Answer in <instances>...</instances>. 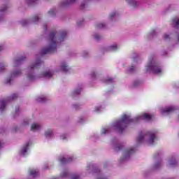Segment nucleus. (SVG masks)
<instances>
[{"label": "nucleus", "instance_id": "nucleus-1", "mask_svg": "<svg viewBox=\"0 0 179 179\" xmlns=\"http://www.w3.org/2000/svg\"><path fill=\"white\" fill-rule=\"evenodd\" d=\"M57 34V31H52L49 35V43L50 45L48 48H45L41 51V55L45 54H51L57 51V41H55V36Z\"/></svg>", "mask_w": 179, "mask_h": 179}, {"label": "nucleus", "instance_id": "nucleus-2", "mask_svg": "<svg viewBox=\"0 0 179 179\" xmlns=\"http://www.w3.org/2000/svg\"><path fill=\"white\" fill-rule=\"evenodd\" d=\"M131 122H135V120L129 118V116L124 115L120 120L115 122V127L118 129L120 134H122L125 128L128 127V124H131Z\"/></svg>", "mask_w": 179, "mask_h": 179}, {"label": "nucleus", "instance_id": "nucleus-3", "mask_svg": "<svg viewBox=\"0 0 179 179\" xmlns=\"http://www.w3.org/2000/svg\"><path fill=\"white\" fill-rule=\"evenodd\" d=\"M147 71H151L153 73L156 75L159 73H162L163 71L162 70V67H160V64L159 63L153 62V58H151L146 66Z\"/></svg>", "mask_w": 179, "mask_h": 179}, {"label": "nucleus", "instance_id": "nucleus-4", "mask_svg": "<svg viewBox=\"0 0 179 179\" xmlns=\"http://www.w3.org/2000/svg\"><path fill=\"white\" fill-rule=\"evenodd\" d=\"M15 99H17V94H14L11 96L8 97L6 99H3L0 101L1 106H0V110L1 111H3L5 110L6 103L8 101H10V100H15Z\"/></svg>", "mask_w": 179, "mask_h": 179}, {"label": "nucleus", "instance_id": "nucleus-5", "mask_svg": "<svg viewBox=\"0 0 179 179\" xmlns=\"http://www.w3.org/2000/svg\"><path fill=\"white\" fill-rule=\"evenodd\" d=\"M134 153H135V150L134 148H129V150H127L123 155V157L120 159V162H122L124 159H129L131 155H134Z\"/></svg>", "mask_w": 179, "mask_h": 179}, {"label": "nucleus", "instance_id": "nucleus-6", "mask_svg": "<svg viewBox=\"0 0 179 179\" xmlns=\"http://www.w3.org/2000/svg\"><path fill=\"white\" fill-rule=\"evenodd\" d=\"M41 60L38 59L36 63L31 64L29 68V72H33L35 69H38L41 65Z\"/></svg>", "mask_w": 179, "mask_h": 179}, {"label": "nucleus", "instance_id": "nucleus-7", "mask_svg": "<svg viewBox=\"0 0 179 179\" xmlns=\"http://www.w3.org/2000/svg\"><path fill=\"white\" fill-rule=\"evenodd\" d=\"M145 120V121H150L152 120V115L148 113H143V115L136 117V120Z\"/></svg>", "mask_w": 179, "mask_h": 179}, {"label": "nucleus", "instance_id": "nucleus-8", "mask_svg": "<svg viewBox=\"0 0 179 179\" xmlns=\"http://www.w3.org/2000/svg\"><path fill=\"white\" fill-rule=\"evenodd\" d=\"M26 59V57L25 56H22L20 58L18 59H15L14 61V66H19V65H20L22 64V61H24Z\"/></svg>", "mask_w": 179, "mask_h": 179}, {"label": "nucleus", "instance_id": "nucleus-9", "mask_svg": "<svg viewBox=\"0 0 179 179\" xmlns=\"http://www.w3.org/2000/svg\"><path fill=\"white\" fill-rule=\"evenodd\" d=\"M53 75L54 74L50 71H45L42 74H41L39 78H52Z\"/></svg>", "mask_w": 179, "mask_h": 179}, {"label": "nucleus", "instance_id": "nucleus-10", "mask_svg": "<svg viewBox=\"0 0 179 179\" xmlns=\"http://www.w3.org/2000/svg\"><path fill=\"white\" fill-rule=\"evenodd\" d=\"M176 108L173 106H169L168 108H166L163 110V113L166 114H170V113H173V111H175Z\"/></svg>", "mask_w": 179, "mask_h": 179}, {"label": "nucleus", "instance_id": "nucleus-11", "mask_svg": "<svg viewBox=\"0 0 179 179\" xmlns=\"http://www.w3.org/2000/svg\"><path fill=\"white\" fill-rule=\"evenodd\" d=\"M41 126L38 123H34L31 127V131H38Z\"/></svg>", "mask_w": 179, "mask_h": 179}, {"label": "nucleus", "instance_id": "nucleus-12", "mask_svg": "<svg viewBox=\"0 0 179 179\" xmlns=\"http://www.w3.org/2000/svg\"><path fill=\"white\" fill-rule=\"evenodd\" d=\"M155 139H156V135L155 134V133H150V140L149 142L150 143V145H153V143H155Z\"/></svg>", "mask_w": 179, "mask_h": 179}, {"label": "nucleus", "instance_id": "nucleus-13", "mask_svg": "<svg viewBox=\"0 0 179 179\" xmlns=\"http://www.w3.org/2000/svg\"><path fill=\"white\" fill-rule=\"evenodd\" d=\"M29 146H30V142L27 143L26 145L22 148V155L27 153V149L29 148Z\"/></svg>", "mask_w": 179, "mask_h": 179}, {"label": "nucleus", "instance_id": "nucleus-14", "mask_svg": "<svg viewBox=\"0 0 179 179\" xmlns=\"http://www.w3.org/2000/svg\"><path fill=\"white\" fill-rule=\"evenodd\" d=\"M73 159V158L69 157L68 159H61L59 162L62 163V164H65V163H69L70 162H72Z\"/></svg>", "mask_w": 179, "mask_h": 179}, {"label": "nucleus", "instance_id": "nucleus-15", "mask_svg": "<svg viewBox=\"0 0 179 179\" xmlns=\"http://www.w3.org/2000/svg\"><path fill=\"white\" fill-rule=\"evenodd\" d=\"M66 34H67L66 31H60V37H59L60 41H64V38L66 37Z\"/></svg>", "mask_w": 179, "mask_h": 179}, {"label": "nucleus", "instance_id": "nucleus-16", "mask_svg": "<svg viewBox=\"0 0 179 179\" xmlns=\"http://www.w3.org/2000/svg\"><path fill=\"white\" fill-rule=\"evenodd\" d=\"M143 139H145V136L142 134V131H141L137 138L138 143H141V142H143Z\"/></svg>", "mask_w": 179, "mask_h": 179}, {"label": "nucleus", "instance_id": "nucleus-17", "mask_svg": "<svg viewBox=\"0 0 179 179\" xmlns=\"http://www.w3.org/2000/svg\"><path fill=\"white\" fill-rule=\"evenodd\" d=\"M29 173L30 176H33V177H37V176H38V171L35 169H29Z\"/></svg>", "mask_w": 179, "mask_h": 179}, {"label": "nucleus", "instance_id": "nucleus-18", "mask_svg": "<svg viewBox=\"0 0 179 179\" xmlns=\"http://www.w3.org/2000/svg\"><path fill=\"white\" fill-rule=\"evenodd\" d=\"M61 69L63 71V72L66 73L68 72V64L66 63H62L61 65Z\"/></svg>", "mask_w": 179, "mask_h": 179}, {"label": "nucleus", "instance_id": "nucleus-19", "mask_svg": "<svg viewBox=\"0 0 179 179\" xmlns=\"http://www.w3.org/2000/svg\"><path fill=\"white\" fill-rule=\"evenodd\" d=\"M129 5H131L134 8H136L138 6V2L135 1V0H126Z\"/></svg>", "mask_w": 179, "mask_h": 179}, {"label": "nucleus", "instance_id": "nucleus-20", "mask_svg": "<svg viewBox=\"0 0 179 179\" xmlns=\"http://www.w3.org/2000/svg\"><path fill=\"white\" fill-rule=\"evenodd\" d=\"M22 74V71H13L11 73L10 78H16L19 75Z\"/></svg>", "mask_w": 179, "mask_h": 179}, {"label": "nucleus", "instance_id": "nucleus-21", "mask_svg": "<svg viewBox=\"0 0 179 179\" xmlns=\"http://www.w3.org/2000/svg\"><path fill=\"white\" fill-rule=\"evenodd\" d=\"M52 135H54V133L52 132V130H51V129H48L45 132V136H46V137L52 136Z\"/></svg>", "mask_w": 179, "mask_h": 179}, {"label": "nucleus", "instance_id": "nucleus-22", "mask_svg": "<svg viewBox=\"0 0 179 179\" xmlns=\"http://www.w3.org/2000/svg\"><path fill=\"white\" fill-rule=\"evenodd\" d=\"M46 100H47V98H45V97H38L36 99V101L38 103H45Z\"/></svg>", "mask_w": 179, "mask_h": 179}, {"label": "nucleus", "instance_id": "nucleus-23", "mask_svg": "<svg viewBox=\"0 0 179 179\" xmlns=\"http://www.w3.org/2000/svg\"><path fill=\"white\" fill-rule=\"evenodd\" d=\"M76 0H67L66 3H63V6H68V5H71V3H73Z\"/></svg>", "mask_w": 179, "mask_h": 179}, {"label": "nucleus", "instance_id": "nucleus-24", "mask_svg": "<svg viewBox=\"0 0 179 179\" xmlns=\"http://www.w3.org/2000/svg\"><path fill=\"white\" fill-rule=\"evenodd\" d=\"M96 26V29H104L106 27V24L103 23H97Z\"/></svg>", "mask_w": 179, "mask_h": 179}, {"label": "nucleus", "instance_id": "nucleus-25", "mask_svg": "<svg viewBox=\"0 0 179 179\" xmlns=\"http://www.w3.org/2000/svg\"><path fill=\"white\" fill-rule=\"evenodd\" d=\"M177 164V161H176L174 159L171 158L169 160V165L170 166H176Z\"/></svg>", "mask_w": 179, "mask_h": 179}, {"label": "nucleus", "instance_id": "nucleus-26", "mask_svg": "<svg viewBox=\"0 0 179 179\" xmlns=\"http://www.w3.org/2000/svg\"><path fill=\"white\" fill-rule=\"evenodd\" d=\"M122 148H124V146L121 144H119L116 146L115 151L116 152H120V150H122Z\"/></svg>", "mask_w": 179, "mask_h": 179}, {"label": "nucleus", "instance_id": "nucleus-27", "mask_svg": "<svg viewBox=\"0 0 179 179\" xmlns=\"http://www.w3.org/2000/svg\"><path fill=\"white\" fill-rule=\"evenodd\" d=\"M117 50V45H110L109 47V51H115Z\"/></svg>", "mask_w": 179, "mask_h": 179}, {"label": "nucleus", "instance_id": "nucleus-28", "mask_svg": "<svg viewBox=\"0 0 179 179\" xmlns=\"http://www.w3.org/2000/svg\"><path fill=\"white\" fill-rule=\"evenodd\" d=\"M80 92H82V89L76 90L73 92V96H75L76 94H80Z\"/></svg>", "mask_w": 179, "mask_h": 179}, {"label": "nucleus", "instance_id": "nucleus-29", "mask_svg": "<svg viewBox=\"0 0 179 179\" xmlns=\"http://www.w3.org/2000/svg\"><path fill=\"white\" fill-rule=\"evenodd\" d=\"M27 78H28L29 80H34V79H35V78H36V76H33L31 74H29L27 76Z\"/></svg>", "mask_w": 179, "mask_h": 179}, {"label": "nucleus", "instance_id": "nucleus-30", "mask_svg": "<svg viewBox=\"0 0 179 179\" xmlns=\"http://www.w3.org/2000/svg\"><path fill=\"white\" fill-rule=\"evenodd\" d=\"M139 85H141V81L139 80H136L133 83L134 87H136V86H139Z\"/></svg>", "mask_w": 179, "mask_h": 179}, {"label": "nucleus", "instance_id": "nucleus-31", "mask_svg": "<svg viewBox=\"0 0 179 179\" xmlns=\"http://www.w3.org/2000/svg\"><path fill=\"white\" fill-rule=\"evenodd\" d=\"M32 20L34 23H36V22H38L39 20L38 16L35 15L34 17H33Z\"/></svg>", "mask_w": 179, "mask_h": 179}, {"label": "nucleus", "instance_id": "nucleus-32", "mask_svg": "<svg viewBox=\"0 0 179 179\" xmlns=\"http://www.w3.org/2000/svg\"><path fill=\"white\" fill-rule=\"evenodd\" d=\"M173 22L176 23V26H179V20H178L177 18H173Z\"/></svg>", "mask_w": 179, "mask_h": 179}, {"label": "nucleus", "instance_id": "nucleus-33", "mask_svg": "<svg viewBox=\"0 0 179 179\" xmlns=\"http://www.w3.org/2000/svg\"><path fill=\"white\" fill-rule=\"evenodd\" d=\"M94 37L95 38V39L97 40V41H99V40H100V38H101V36L99 34L94 35Z\"/></svg>", "mask_w": 179, "mask_h": 179}, {"label": "nucleus", "instance_id": "nucleus-34", "mask_svg": "<svg viewBox=\"0 0 179 179\" xmlns=\"http://www.w3.org/2000/svg\"><path fill=\"white\" fill-rule=\"evenodd\" d=\"M6 9H8L6 6H3V7L0 9V12H5V10H6Z\"/></svg>", "mask_w": 179, "mask_h": 179}, {"label": "nucleus", "instance_id": "nucleus-35", "mask_svg": "<svg viewBox=\"0 0 179 179\" xmlns=\"http://www.w3.org/2000/svg\"><path fill=\"white\" fill-rule=\"evenodd\" d=\"M21 24H22V26H26L27 24V20H24L21 21Z\"/></svg>", "mask_w": 179, "mask_h": 179}, {"label": "nucleus", "instance_id": "nucleus-36", "mask_svg": "<svg viewBox=\"0 0 179 179\" xmlns=\"http://www.w3.org/2000/svg\"><path fill=\"white\" fill-rule=\"evenodd\" d=\"M106 83H113V78H109L108 80L105 81Z\"/></svg>", "mask_w": 179, "mask_h": 179}, {"label": "nucleus", "instance_id": "nucleus-37", "mask_svg": "<svg viewBox=\"0 0 179 179\" xmlns=\"http://www.w3.org/2000/svg\"><path fill=\"white\" fill-rule=\"evenodd\" d=\"M49 15H52L53 16H55V11H54V10H50L48 12Z\"/></svg>", "mask_w": 179, "mask_h": 179}, {"label": "nucleus", "instance_id": "nucleus-38", "mask_svg": "<svg viewBox=\"0 0 179 179\" xmlns=\"http://www.w3.org/2000/svg\"><path fill=\"white\" fill-rule=\"evenodd\" d=\"M68 176V172L64 171L61 174V177H67Z\"/></svg>", "mask_w": 179, "mask_h": 179}, {"label": "nucleus", "instance_id": "nucleus-39", "mask_svg": "<svg viewBox=\"0 0 179 179\" xmlns=\"http://www.w3.org/2000/svg\"><path fill=\"white\" fill-rule=\"evenodd\" d=\"M72 179H80V178L79 177V175L75 174L73 176Z\"/></svg>", "mask_w": 179, "mask_h": 179}, {"label": "nucleus", "instance_id": "nucleus-40", "mask_svg": "<svg viewBox=\"0 0 179 179\" xmlns=\"http://www.w3.org/2000/svg\"><path fill=\"white\" fill-rule=\"evenodd\" d=\"M115 15H116V13H115V12L112 13L110 15L109 18H110V19H113V17H114V16H115Z\"/></svg>", "mask_w": 179, "mask_h": 179}, {"label": "nucleus", "instance_id": "nucleus-41", "mask_svg": "<svg viewBox=\"0 0 179 179\" xmlns=\"http://www.w3.org/2000/svg\"><path fill=\"white\" fill-rule=\"evenodd\" d=\"M134 71H135V67H134V66H132L129 69V72L132 73V72H134Z\"/></svg>", "mask_w": 179, "mask_h": 179}, {"label": "nucleus", "instance_id": "nucleus-42", "mask_svg": "<svg viewBox=\"0 0 179 179\" xmlns=\"http://www.w3.org/2000/svg\"><path fill=\"white\" fill-rule=\"evenodd\" d=\"M5 66H6V65H3V64H0V71H3V69H5Z\"/></svg>", "mask_w": 179, "mask_h": 179}, {"label": "nucleus", "instance_id": "nucleus-43", "mask_svg": "<svg viewBox=\"0 0 179 179\" xmlns=\"http://www.w3.org/2000/svg\"><path fill=\"white\" fill-rule=\"evenodd\" d=\"M12 79L11 78H8L6 83H10Z\"/></svg>", "mask_w": 179, "mask_h": 179}, {"label": "nucleus", "instance_id": "nucleus-44", "mask_svg": "<svg viewBox=\"0 0 179 179\" xmlns=\"http://www.w3.org/2000/svg\"><path fill=\"white\" fill-rule=\"evenodd\" d=\"M164 38L165 40H167V39H169V35L165 34Z\"/></svg>", "mask_w": 179, "mask_h": 179}, {"label": "nucleus", "instance_id": "nucleus-45", "mask_svg": "<svg viewBox=\"0 0 179 179\" xmlns=\"http://www.w3.org/2000/svg\"><path fill=\"white\" fill-rule=\"evenodd\" d=\"M157 157H159V153L157 152L155 155H154V159H157Z\"/></svg>", "mask_w": 179, "mask_h": 179}, {"label": "nucleus", "instance_id": "nucleus-46", "mask_svg": "<svg viewBox=\"0 0 179 179\" xmlns=\"http://www.w3.org/2000/svg\"><path fill=\"white\" fill-rule=\"evenodd\" d=\"M102 134H107V129H103Z\"/></svg>", "mask_w": 179, "mask_h": 179}, {"label": "nucleus", "instance_id": "nucleus-47", "mask_svg": "<svg viewBox=\"0 0 179 179\" xmlns=\"http://www.w3.org/2000/svg\"><path fill=\"white\" fill-rule=\"evenodd\" d=\"M91 75L92 78H96V74L94 73H92Z\"/></svg>", "mask_w": 179, "mask_h": 179}, {"label": "nucleus", "instance_id": "nucleus-48", "mask_svg": "<svg viewBox=\"0 0 179 179\" xmlns=\"http://www.w3.org/2000/svg\"><path fill=\"white\" fill-rule=\"evenodd\" d=\"M23 124L24 125H29V122H24Z\"/></svg>", "mask_w": 179, "mask_h": 179}, {"label": "nucleus", "instance_id": "nucleus-49", "mask_svg": "<svg viewBox=\"0 0 179 179\" xmlns=\"http://www.w3.org/2000/svg\"><path fill=\"white\" fill-rule=\"evenodd\" d=\"M43 29H44L45 30H47V24H44V25H43Z\"/></svg>", "mask_w": 179, "mask_h": 179}, {"label": "nucleus", "instance_id": "nucleus-50", "mask_svg": "<svg viewBox=\"0 0 179 179\" xmlns=\"http://www.w3.org/2000/svg\"><path fill=\"white\" fill-rule=\"evenodd\" d=\"M101 107H100V106L96 108V111H99V110L101 109Z\"/></svg>", "mask_w": 179, "mask_h": 179}, {"label": "nucleus", "instance_id": "nucleus-51", "mask_svg": "<svg viewBox=\"0 0 179 179\" xmlns=\"http://www.w3.org/2000/svg\"><path fill=\"white\" fill-rule=\"evenodd\" d=\"M2 50H3V48L0 45V51H2Z\"/></svg>", "mask_w": 179, "mask_h": 179}, {"label": "nucleus", "instance_id": "nucleus-52", "mask_svg": "<svg viewBox=\"0 0 179 179\" xmlns=\"http://www.w3.org/2000/svg\"><path fill=\"white\" fill-rule=\"evenodd\" d=\"M3 145V143L0 141V148H2V145Z\"/></svg>", "mask_w": 179, "mask_h": 179}, {"label": "nucleus", "instance_id": "nucleus-53", "mask_svg": "<svg viewBox=\"0 0 179 179\" xmlns=\"http://www.w3.org/2000/svg\"><path fill=\"white\" fill-rule=\"evenodd\" d=\"M98 179H106L105 177H99Z\"/></svg>", "mask_w": 179, "mask_h": 179}, {"label": "nucleus", "instance_id": "nucleus-54", "mask_svg": "<svg viewBox=\"0 0 179 179\" xmlns=\"http://www.w3.org/2000/svg\"><path fill=\"white\" fill-rule=\"evenodd\" d=\"M73 107H75L76 110H78V105H73Z\"/></svg>", "mask_w": 179, "mask_h": 179}, {"label": "nucleus", "instance_id": "nucleus-55", "mask_svg": "<svg viewBox=\"0 0 179 179\" xmlns=\"http://www.w3.org/2000/svg\"><path fill=\"white\" fill-rule=\"evenodd\" d=\"M81 8H85V4L84 3H82L81 6H80Z\"/></svg>", "mask_w": 179, "mask_h": 179}, {"label": "nucleus", "instance_id": "nucleus-56", "mask_svg": "<svg viewBox=\"0 0 179 179\" xmlns=\"http://www.w3.org/2000/svg\"><path fill=\"white\" fill-rule=\"evenodd\" d=\"M17 111H19V108H16V113H17Z\"/></svg>", "mask_w": 179, "mask_h": 179}, {"label": "nucleus", "instance_id": "nucleus-57", "mask_svg": "<svg viewBox=\"0 0 179 179\" xmlns=\"http://www.w3.org/2000/svg\"><path fill=\"white\" fill-rule=\"evenodd\" d=\"M178 41H179V34H178Z\"/></svg>", "mask_w": 179, "mask_h": 179}, {"label": "nucleus", "instance_id": "nucleus-58", "mask_svg": "<svg viewBox=\"0 0 179 179\" xmlns=\"http://www.w3.org/2000/svg\"><path fill=\"white\" fill-rule=\"evenodd\" d=\"M78 26L80 24V23L78 22Z\"/></svg>", "mask_w": 179, "mask_h": 179}, {"label": "nucleus", "instance_id": "nucleus-59", "mask_svg": "<svg viewBox=\"0 0 179 179\" xmlns=\"http://www.w3.org/2000/svg\"><path fill=\"white\" fill-rule=\"evenodd\" d=\"M156 169H157V165H156Z\"/></svg>", "mask_w": 179, "mask_h": 179}, {"label": "nucleus", "instance_id": "nucleus-60", "mask_svg": "<svg viewBox=\"0 0 179 179\" xmlns=\"http://www.w3.org/2000/svg\"><path fill=\"white\" fill-rule=\"evenodd\" d=\"M84 57H86V55H84Z\"/></svg>", "mask_w": 179, "mask_h": 179}]
</instances>
